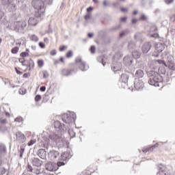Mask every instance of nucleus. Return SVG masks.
<instances>
[{
  "label": "nucleus",
  "instance_id": "nucleus-1",
  "mask_svg": "<svg viewBox=\"0 0 175 175\" xmlns=\"http://www.w3.org/2000/svg\"><path fill=\"white\" fill-rule=\"evenodd\" d=\"M54 128L57 133H51L49 135V139L47 141V143H50V142H58L61 137H62V134L66 132V126H65V124L61 123V122L56 120L54 122Z\"/></svg>",
  "mask_w": 175,
  "mask_h": 175
},
{
  "label": "nucleus",
  "instance_id": "nucleus-2",
  "mask_svg": "<svg viewBox=\"0 0 175 175\" xmlns=\"http://www.w3.org/2000/svg\"><path fill=\"white\" fill-rule=\"evenodd\" d=\"M31 163L34 167H32V165H28L27 167V171L30 172V173H34V174H40L42 173V161L40 159L38 158H33L31 160Z\"/></svg>",
  "mask_w": 175,
  "mask_h": 175
},
{
  "label": "nucleus",
  "instance_id": "nucleus-3",
  "mask_svg": "<svg viewBox=\"0 0 175 175\" xmlns=\"http://www.w3.org/2000/svg\"><path fill=\"white\" fill-rule=\"evenodd\" d=\"M149 76L148 84L154 87H159V83H162V76L155 71H150Z\"/></svg>",
  "mask_w": 175,
  "mask_h": 175
},
{
  "label": "nucleus",
  "instance_id": "nucleus-4",
  "mask_svg": "<svg viewBox=\"0 0 175 175\" xmlns=\"http://www.w3.org/2000/svg\"><path fill=\"white\" fill-rule=\"evenodd\" d=\"M27 28V21H19L14 22L10 27V29L16 31L19 33H24Z\"/></svg>",
  "mask_w": 175,
  "mask_h": 175
},
{
  "label": "nucleus",
  "instance_id": "nucleus-5",
  "mask_svg": "<svg viewBox=\"0 0 175 175\" xmlns=\"http://www.w3.org/2000/svg\"><path fill=\"white\" fill-rule=\"evenodd\" d=\"M33 8L38 10L36 13H39L41 16L44 14V2L42 0H33L31 1Z\"/></svg>",
  "mask_w": 175,
  "mask_h": 175
},
{
  "label": "nucleus",
  "instance_id": "nucleus-6",
  "mask_svg": "<svg viewBox=\"0 0 175 175\" xmlns=\"http://www.w3.org/2000/svg\"><path fill=\"white\" fill-rule=\"evenodd\" d=\"M65 163L64 161H59L57 163L49 162L45 165V169L49 172H57L58 167L65 165Z\"/></svg>",
  "mask_w": 175,
  "mask_h": 175
},
{
  "label": "nucleus",
  "instance_id": "nucleus-7",
  "mask_svg": "<svg viewBox=\"0 0 175 175\" xmlns=\"http://www.w3.org/2000/svg\"><path fill=\"white\" fill-rule=\"evenodd\" d=\"M76 113L75 112H70L69 113H64L62 116V120L65 124H72L76 121Z\"/></svg>",
  "mask_w": 175,
  "mask_h": 175
},
{
  "label": "nucleus",
  "instance_id": "nucleus-8",
  "mask_svg": "<svg viewBox=\"0 0 175 175\" xmlns=\"http://www.w3.org/2000/svg\"><path fill=\"white\" fill-rule=\"evenodd\" d=\"M75 62L82 72H85L90 69V66L85 62H83L81 57H77L75 59Z\"/></svg>",
  "mask_w": 175,
  "mask_h": 175
},
{
  "label": "nucleus",
  "instance_id": "nucleus-9",
  "mask_svg": "<svg viewBox=\"0 0 175 175\" xmlns=\"http://www.w3.org/2000/svg\"><path fill=\"white\" fill-rule=\"evenodd\" d=\"M42 14L39 12H35L34 16H31L29 18L28 21L29 25H31V27H35V25H38L39 23V18L42 17Z\"/></svg>",
  "mask_w": 175,
  "mask_h": 175
},
{
  "label": "nucleus",
  "instance_id": "nucleus-10",
  "mask_svg": "<svg viewBox=\"0 0 175 175\" xmlns=\"http://www.w3.org/2000/svg\"><path fill=\"white\" fill-rule=\"evenodd\" d=\"M48 157L51 161H55V159H60L59 152L52 150L49 152Z\"/></svg>",
  "mask_w": 175,
  "mask_h": 175
},
{
  "label": "nucleus",
  "instance_id": "nucleus-11",
  "mask_svg": "<svg viewBox=\"0 0 175 175\" xmlns=\"http://www.w3.org/2000/svg\"><path fill=\"white\" fill-rule=\"evenodd\" d=\"M134 88L137 91H142L144 88V83L142 79H135L134 81Z\"/></svg>",
  "mask_w": 175,
  "mask_h": 175
},
{
  "label": "nucleus",
  "instance_id": "nucleus-12",
  "mask_svg": "<svg viewBox=\"0 0 175 175\" xmlns=\"http://www.w3.org/2000/svg\"><path fill=\"white\" fill-rule=\"evenodd\" d=\"M128 80H129V76L126 74H122L120 77V81L123 87V88H125V87H128Z\"/></svg>",
  "mask_w": 175,
  "mask_h": 175
},
{
  "label": "nucleus",
  "instance_id": "nucleus-13",
  "mask_svg": "<svg viewBox=\"0 0 175 175\" xmlns=\"http://www.w3.org/2000/svg\"><path fill=\"white\" fill-rule=\"evenodd\" d=\"M72 158V154L70 152H64L61 154L60 161H69Z\"/></svg>",
  "mask_w": 175,
  "mask_h": 175
},
{
  "label": "nucleus",
  "instance_id": "nucleus-14",
  "mask_svg": "<svg viewBox=\"0 0 175 175\" xmlns=\"http://www.w3.org/2000/svg\"><path fill=\"white\" fill-rule=\"evenodd\" d=\"M158 146H159V144L158 143H157L156 144H154L153 146H148L146 148H144L142 149V151L145 154H146V152H152V151H154V148H157V147H158Z\"/></svg>",
  "mask_w": 175,
  "mask_h": 175
},
{
  "label": "nucleus",
  "instance_id": "nucleus-15",
  "mask_svg": "<svg viewBox=\"0 0 175 175\" xmlns=\"http://www.w3.org/2000/svg\"><path fill=\"white\" fill-rule=\"evenodd\" d=\"M142 50L144 54H147L151 50V43L145 42L142 46Z\"/></svg>",
  "mask_w": 175,
  "mask_h": 175
},
{
  "label": "nucleus",
  "instance_id": "nucleus-16",
  "mask_svg": "<svg viewBox=\"0 0 175 175\" xmlns=\"http://www.w3.org/2000/svg\"><path fill=\"white\" fill-rule=\"evenodd\" d=\"M123 62L126 66H129L133 62V57L129 55L125 56L123 59Z\"/></svg>",
  "mask_w": 175,
  "mask_h": 175
},
{
  "label": "nucleus",
  "instance_id": "nucleus-17",
  "mask_svg": "<svg viewBox=\"0 0 175 175\" xmlns=\"http://www.w3.org/2000/svg\"><path fill=\"white\" fill-rule=\"evenodd\" d=\"M16 140L19 143H24L25 142V135L23 134L21 132H17L16 133Z\"/></svg>",
  "mask_w": 175,
  "mask_h": 175
},
{
  "label": "nucleus",
  "instance_id": "nucleus-18",
  "mask_svg": "<svg viewBox=\"0 0 175 175\" xmlns=\"http://www.w3.org/2000/svg\"><path fill=\"white\" fill-rule=\"evenodd\" d=\"M165 47L163 46V44L159 42L155 45V51L156 53H162Z\"/></svg>",
  "mask_w": 175,
  "mask_h": 175
},
{
  "label": "nucleus",
  "instance_id": "nucleus-19",
  "mask_svg": "<svg viewBox=\"0 0 175 175\" xmlns=\"http://www.w3.org/2000/svg\"><path fill=\"white\" fill-rule=\"evenodd\" d=\"M38 155L41 159H46V150L44 149H40L38 152Z\"/></svg>",
  "mask_w": 175,
  "mask_h": 175
},
{
  "label": "nucleus",
  "instance_id": "nucleus-20",
  "mask_svg": "<svg viewBox=\"0 0 175 175\" xmlns=\"http://www.w3.org/2000/svg\"><path fill=\"white\" fill-rule=\"evenodd\" d=\"M122 68V64L121 63H118V66H113L111 67V70L113 72H118V70H121Z\"/></svg>",
  "mask_w": 175,
  "mask_h": 175
},
{
  "label": "nucleus",
  "instance_id": "nucleus-21",
  "mask_svg": "<svg viewBox=\"0 0 175 175\" xmlns=\"http://www.w3.org/2000/svg\"><path fill=\"white\" fill-rule=\"evenodd\" d=\"M8 10L9 12H16V10H17V5L13 3L8 5Z\"/></svg>",
  "mask_w": 175,
  "mask_h": 175
},
{
  "label": "nucleus",
  "instance_id": "nucleus-22",
  "mask_svg": "<svg viewBox=\"0 0 175 175\" xmlns=\"http://www.w3.org/2000/svg\"><path fill=\"white\" fill-rule=\"evenodd\" d=\"M132 55L133 58H135V59H137L140 58V56L142 55V53H140V51H134L132 52Z\"/></svg>",
  "mask_w": 175,
  "mask_h": 175
},
{
  "label": "nucleus",
  "instance_id": "nucleus-23",
  "mask_svg": "<svg viewBox=\"0 0 175 175\" xmlns=\"http://www.w3.org/2000/svg\"><path fill=\"white\" fill-rule=\"evenodd\" d=\"M144 76V72L142 70H137L135 72V77H138V79H142Z\"/></svg>",
  "mask_w": 175,
  "mask_h": 175
},
{
  "label": "nucleus",
  "instance_id": "nucleus-24",
  "mask_svg": "<svg viewBox=\"0 0 175 175\" xmlns=\"http://www.w3.org/2000/svg\"><path fill=\"white\" fill-rule=\"evenodd\" d=\"M72 72H73V70L64 69V70H62V75L63 76H70V75H72Z\"/></svg>",
  "mask_w": 175,
  "mask_h": 175
},
{
  "label": "nucleus",
  "instance_id": "nucleus-25",
  "mask_svg": "<svg viewBox=\"0 0 175 175\" xmlns=\"http://www.w3.org/2000/svg\"><path fill=\"white\" fill-rule=\"evenodd\" d=\"M128 47L129 50H133V49L136 48V42L135 41H130L128 44Z\"/></svg>",
  "mask_w": 175,
  "mask_h": 175
},
{
  "label": "nucleus",
  "instance_id": "nucleus-26",
  "mask_svg": "<svg viewBox=\"0 0 175 175\" xmlns=\"http://www.w3.org/2000/svg\"><path fill=\"white\" fill-rule=\"evenodd\" d=\"M13 2H14V0H1L2 5L5 6H9V5L13 3Z\"/></svg>",
  "mask_w": 175,
  "mask_h": 175
},
{
  "label": "nucleus",
  "instance_id": "nucleus-27",
  "mask_svg": "<svg viewBox=\"0 0 175 175\" xmlns=\"http://www.w3.org/2000/svg\"><path fill=\"white\" fill-rule=\"evenodd\" d=\"M168 66L169 69L171 70H175V64L172 61H168Z\"/></svg>",
  "mask_w": 175,
  "mask_h": 175
},
{
  "label": "nucleus",
  "instance_id": "nucleus-28",
  "mask_svg": "<svg viewBox=\"0 0 175 175\" xmlns=\"http://www.w3.org/2000/svg\"><path fill=\"white\" fill-rule=\"evenodd\" d=\"M129 33V30H124L120 33V38H124V36H126V35H128Z\"/></svg>",
  "mask_w": 175,
  "mask_h": 175
},
{
  "label": "nucleus",
  "instance_id": "nucleus-29",
  "mask_svg": "<svg viewBox=\"0 0 175 175\" xmlns=\"http://www.w3.org/2000/svg\"><path fill=\"white\" fill-rule=\"evenodd\" d=\"M158 72L161 75H166V69H165V67H159Z\"/></svg>",
  "mask_w": 175,
  "mask_h": 175
},
{
  "label": "nucleus",
  "instance_id": "nucleus-30",
  "mask_svg": "<svg viewBox=\"0 0 175 175\" xmlns=\"http://www.w3.org/2000/svg\"><path fill=\"white\" fill-rule=\"evenodd\" d=\"M30 40H32V42H38L39 40V38L36 35L33 34L31 36Z\"/></svg>",
  "mask_w": 175,
  "mask_h": 175
},
{
  "label": "nucleus",
  "instance_id": "nucleus-31",
  "mask_svg": "<svg viewBox=\"0 0 175 175\" xmlns=\"http://www.w3.org/2000/svg\"><path fill=\"white\" fill-rule=\"evenodd\" d=\"M34 66H35V63L33 62V60H32V59H30L29 63V70H31V69H33Z\"/></svg>",
  "mask_w": 175,
  "mask_h": 175
},
{
  "label": "nucleus",
  "instance_id": "nucleus-32",
  "mask_svg": "<svg viewBox=\"0 0 175 175\" xmlns=\"http://www.w3.org/2000/svg\"><path fill=\"white\" fill-rule=\"evenodd\" d=\"M154 62L155 63H158L160 65H163L165 66L166 68H167V65H166V63H165V61L163 60H161V59H157V60H154Z\"/></svg>",
  "mask_w": 175,
  "mask_h": 175
},
{
  "label": "nucleus",
  "instance_id": "nucleus-33",
  "mask_svg": "<svg viewBox=\"0 0 175 175\" xmlns=\"http://www.w3.org/2000/svg\"><path fill=\"white\" fill-rule=\"evenodd\" d=\"M6 151V146L3 144H0V154L5 152Z\"/></svg>",
  "mask_w": 175,
  "mask_h": 175
},
{
  "label": "nucleus",
  "instance_id": "nucleus-34",
  "mask_svg": "<svg viewBox=\"0 0 175 175\" xmlns=\"http://www.w3.org/2000/svg\"><path fill=\"white\" fill-rule=\"evenodd\" d=\"M98 62H101L102 65L105 66L106 65V62L103 60V56H100L97 58Z\"/></svg>",
  "mask_w": 175,
  "mask_h": 175
},
{
  "label": "nucleus",
  "instance_id": "nucleus-35",
  "mask_svg": "<svg viewBox=\"0 0 175 175\" xmlns=\"http://www.w3.org/2000/svg\"><path fill=\"white\" fill-rule=\"evenodd\" d=\"M38 65L39 68H42V66L44 65V62L43 61V59H38Z\"/></svg>",
  "mask_w": 175,
  "mask_h": 175
},
{
  "label": "nucleus",
  "instance_id": "nucleus-36",
  "mask_svg": "<svg viewBox=\"0 0 175 175\" xmlns=\"http://www.w3.org/2000/svg\"><path fill=\"white\" fill-rule=\"evenodd\" d=\"M19 48L18 46H15L12 49L11 52L12 54H16V53H18Z\"/></svg>",
  "mask_w": 175,
  "mask_h": 175
},
{
  "label": "nucleus",
  "instance_id": "nucleus-37",
  "mask_svg": "<svg viewBox=\"0 0 175 175\" xmlns=\"http://www.w3.org/2000/svg\"><path fill=\"white\" fill-rule=\"evenodd\" d=\"M35 143H36V140L35 139H33L30 140L28 142L27 145L29 146V147H31V146H33V144H35Z\"/></svg>",
  "mask_w": 175,
  "mask_h": 175
},
{
  "label": "nucleus",
  "instance_id": "nucleus-38",
  "mask_svg": "<svg viewBox=\"0 0 175 175\" xmlns=\"http://www.w3.org/2000/svg\"><path fill=\"white\" fill-rule=\"evenodd\" d=\"M20 55L24 58L25 57H29V53L28 52H22Z\"/></svg>",
  "mask_w": 175,
  "mask_h": 175
},
{
  "label": "nucleus",
  "instance_id": "nucleus-39",
  "mask_svg": "<svg viewBox=\"0 0 175 175\" xmlns=\"http://www.w3.org/2000/svg\"><path fill=\"white\" fill-rule=\"evenodd\" d=\"M66 55L67 58H70L73 57V52L72 51H69Z\"/></svg>",
  "mask_w": 175,
  "mask_h": 175
},
{
  "label": "nucleus",
  "instance_id": "nucleus-40",
  "mask_svg": "<svg viewBox=\"0 0 175 175\" xmlns=\"http://www.w3.org/2000/svg\"><path fill=\"white\" fill-rule=\"evenodd\" d=\"M96 50V46H95L94 45H92L90 47V51L92 53V54H95V51Z\"/></svg>",
  "mask_w": 175,
  "mask_h": 175
},
{
  "label": "nucleus",
  "instance_id": "nucleus-41",
  "mask_svg": "<svg viewBox=\"0 0 175 175\" xmlns=\"http://www.w3.org/2000/svg\"><path fill=\"white\" fill-rule=\"evenodd\" d=\"M5 173H6V169L0 167V175H3Z\"/></svg>",
  "mask_w": 175,
  "mask_h": 175
},
{
  "label": "nucleus",
  "instance_id": "nucleus-42",
  "mask_svg": "<svg viewBox=\"0 0 175 175\" xmlns=\"http://www.w3.org/2000/svg\"><path fill=\"white\" fill-rule=\"evenodd\" d=\"M24 151H25V149L23 147H21L20 158H23V155H24Z\"/></svg>",
  "mask_w": 175,
  "mask_h": 175
},
{
  "label": "nucleus",
  "instance_id": "nucleus-43",
  "mask_svg": "<svg viewBox=\"0 0 175 175\" xmlns=\"http://www.w3.org/2000/svg\"><path fill=\"white\" fill-rule=\"evenodd\" d=\"M139 38H142V34L140 33H135L134 36V39H135V40H137Z\"/></svg>",
  "mask_w": 175,
  "mask_h": 175
},
{
  "label": "nucleus",
  "instance_id": "nucleus-44",
  "mask_svg": "<svg viewBox=\"0 0 175 175\" xmlns=\"http://www.w3.org/2000/svg\"><path fill=\"white\" fill-rule=\"evenodd\" d=\"M15 122H23V118L21 117H17L14 120Z\"/></svg>",
  "mask_w": 175,
  "mask_h": 175
},
{
  "label": "nucleus",
  "instance_id": "nucleus-45",
  "mask_svg": "<svg viewBox=\"0 0 175 175\" xmlns=\"http://www.w3.org/2000/svg\"><path fill=\"white\" fill-rule=\"evenodd\" d=\"M41 99H42V96L39 94L36 95L35 97L36 102H39V100H40Z\"/></svg>",
  "mask_w": 175,
  "mask_h": 175
},
{
  "label": "nucleus",
  "instance_id": "nucleus-46",
  "mask_svg": "<svg viewBox=\"0 0 175 175\" xmlns=\"http://www.w3.org/2000/svg\"><path fill=\"white\" fill-rule=\"evenodd\" d=\"M151 32H155V31H158V28L157 26L154 25L150 27Z\"/></svg>",
  "mask_w": 175,
  "mask_h": 175
},
{
  "label": "nucleus",
  "instance_id": "nucleus-47",
  "mask_svg": "<svg viewBox=\"0 0 175 175\" xmlns=\"http://www.w3.org/2000/svg\"><path fill=\"white\" fill-rule=\"evenodd\" d=\"M121 28V26H115L111 28V31H117L118 29H120Z\"/></svg>",
  "mask_w": 175,
  "mask_h": 175
},
{
  "label": "nucleus",
  "instance_id": "nucleus-48",
  "mask_svg": "<svg viewBox=\"0 0 175 175\" xmlns=\"http://www.w3.org/2000/svg\"><path fill=\"white\" fill-rule=\"evenodd\" d=\"M43 77L44 79H47V77H49V72H47V71H43Z\"/></svg>",
  "mask_w": 175,
  "mask_h": 175
},
{
  "label": "nucleus",
  "instance_id": "nucleus-49",
  "mask_svg": "<svg viewBox=\"0 0 175 175\" xmlns=\"http://www.w3.org/2000/svg\"><path fill=\"white\" fill-rule=\"evenodd\" d=\"M65 49H68L67 46L63 45L59 47V51H64Z\"/></svg>",
  "mask_w": 175,
  "mask_h": 175
},
{
  "label": "nucleus",
  "instance_id": "nucleus-50",
  "mask_svg": "<svg viewBox=\"0 0 175 175\" xmlns=\"http://www.w3.org/2000/svg\"><path fill=\"white\" fill-rule=\"evenodd\" d=\"M39 46L40 47H41V49H45L46 48V44H44V43H43L42 42H39Z\"/></svg>",
  "mask_w": 175,
  "mask_h": 175
},
{
  "label": "nucleus",
  "instance_id": "nucleus-51",
  "mask_svg": "<svg viewBox=\"0 0 175 175\" xmlns=\"http://www.w3.org/2000/svg\"><path fill=\"white\" fill-rule=\"evenodd\" d=\"M90 18H91V13H88L85 16V20H90Z\"/></svg>",
  "mask_w": 175,
  "mask_h": 175
},
{
  "label": "nucleus",
  "instance_id": "nucleus-52",
  "mask_svg": "<svg viewBox=\"0 0 175 175\" xmlns=\"http://www.w3.org/2000/svg\"><path fill=\"white\" fill-rule=\"evenodd\" d=\"M19 62L23 64V66H25V64H24V62H25V58H21L19 59Z\"/></svg>",
  "mask_w": 175,
  "mask_h": 175
},
{
  "label": "nucleus",
  "instance_id": "nucleus-53",
  "mask_svg": "<svg viewBox=\"0 0 175 175\" xmlns=\"http://www.w3.org/2000/svg\"><path fill=\"white\" fill-rule=\"evenodd\" d=\"M151 38H159V34H158L157 33H154V34H152L151 35Z\"/></svg>",
  "mask_w": 175,
  "mask_h": 175
},
{
  "label": "nucleus",
  "instance_id": "nucleus-54",
  "mask_svg": "<svg viewBox=\"0 0 175 175\" xmlns=\"http://www.w3.org/2000/svg\"><path fill=\"white\" fill-rule=\"evenodd\" d=\"M120 10H121V12H123L124 13H126L128 12V8L121 7Z\"/></svg>",
  "mask_w": 175,
  "mask_h": 175
},
{
  "label": "nucleus",
  "instance_id": "nucleus-55",
  "mask_svg": "<svg viewBox=\"0 0 175 175\" xmlns=\"http://www.w3.org/2000/svg\"><path fill=\"white\" fill-rule=\"evenodd\" d=\"M140 20H143L144 21L147 20V16H146L144 15V14H142L141 17H140Z\"/></svg>",
  "mask_w": 175,
  "mask_h": 175
},
{
  "label": "nucleus",
  "instance_id": "nucleus-56",
  "mask_svg": "<svg viewBox=\"0 0 175 175\" xmlns=\"http://www.w3.org/2000/svg\"><path fill=\"white\" fill-rule=\"evenodd\" d=\"M45 3L47 5H53V0H45Z\"/></svg>",
  "mask_w": 175,
  "mask_h": 175
},
{
  "label": "nucleus",
  "instance_id": "nucleus-57",
  "mask_svg": "<svg viewBox=\"0 0 175 175\" xmlns=\"http://www.w3.org/2000/svg\"><path fill=\"white\" fill-rule=\"evenodd\" d=\"M174 0H165V3H167V5H170V3H173V1Z\"/></svg>",
  "mask_w": 175,
  "mask_h": 175
},
{
  "label": "nucleus",
  "instance_id": "nucleus-58",
  "mask_svg": "<svg viewBox=\"0 0 175 175\" xmlns=\"http://www.w3.org/2000/svg\"><path fill=\"white\" fill-rule=\"evenodd\" d=\"M57 55V51L55 50V49H54V50H52L51 51V55Z\"/></svg>",
  "mask_w": 175,
  "mask_h": 175
},
{
  "label": "nucleus",
  "instance_id": "nucleus-59",
  "mask_svg": "<svg viewBox=\"0 0 175 175\" xmlns=\"http://www.w3.org/2000/svg\"><path fill=\"white\" fill-rule=\"evenodd\" d=\"M146 2H147V0H141V6L144 7Z\"/></svg>",
  "mask_w": 175,
  "mask_h": 175
},
{
  "label": "nucleus",
  "instance_id": "nucleus-60",
  "mask_svg": "<svg viewBox=\"0 0 175 175\" xmlns=\"http://www.w3.org/2000/svg\"><path fill=\"white\" fill-rule=\"evenodd\" d=\"M92 10H94V8H92V7H89L87 8L88 13H90V12H92Z\"/></svg>",
  "mask_w": 175,
  "mask_h": 175
},
{
  "label": "nucleus",
  "instance_id": "nucleus-61",
  "mask_svg": "<svg viewBox=\"0 0 175 175\" xmlns=\"http://www.w3.org/2000/svg\"><path fill=\"white\" fill-rule=\"evenodd\" d=\"M40 90L41 91V92H44V91H46V86H42L40 88Z\"/></svg>",
  "mask_w": 175,
  "mask_h": 175
},
{
  "label": "nucleus",
  "instance_id": "nucleus-62",
  "mask_svg": "<svg viewBox=\"0 0 175 175\" xmlns=\"http://www.w3.org/2000/svg\"><path fill=\"white\" fill-rule=\"evenodd\" d=\"M157 174L166 175V173L165 172H163V170H161V171H159V172H157Z\"/></svg>",
  "mask_w": 175,
  "mask_h": 175
},
{
  "label": "nucleus",
  "instance_id": "nucleus-63",
  "mask_svg": "<svg viewBox=\"0 0 175 175\" xmlns=\"http://www.w3.org/2000/svg\"><path fill=\"white\" fill-rule=\"evenodd\" d=\"M102 35H105V31L103 30L98 31V36H102Z\"/></svg>",
  "mask_w": 175,
  "mask_h": 175
},
{
  "label": "nucleus",
  "instance_id": "nucleus-64",
  "mask_svg": "<svg viewBox=\"0 0 175 175\" xmlns=\"http://www.w3.org/2000/svg\"><path fill=\"white\" fill-rule=\"evenodd\" d=\"M170 20H171V21H175V14H172L170 16Z\"/></svg>",
  "mask_w": 175,
  "mask_h": 175
}]
</instances>
